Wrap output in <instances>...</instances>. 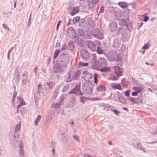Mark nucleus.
<instances>
[{
  "label": "nucleus",
  "instance_id": "49530a36",
  "mask_svg": "<svg viewBox=\"0 0 157 157\" xmlns=\"http://www.w3.org/2000/svg\"><path fill=\"white\" fill-rule=\"evenodd\" d=\"M41 86V85L40 84L38 85V90H40L41 89V88L40 87Z\"/></svg>",
  "mask_w": 157,
  "mask_h": 157
},
{
  "label": "nucleus",
  "instance_id": "a878e982",
  "mask_svg": "<svg viewBox=\"0 0 157 157\" xmlns=\"http://www.w3.org/2000/svg\"><path fill=\"white\" fill-rule=\"evenodd\" d=\"M59 106H60L59 104L58 103H53V104H52L51 105L52 107V108H58V107H59Z\"/></svg>",
  "mask_w": 157,
  "mask_h": 157
},
{
  "label": "nucleus",
  "instance_id": "37998d69",
  "mask_svg": "<svg viewBox=\"0 0 157 157\" xmlns=\"http://www.w3.org/2000/svg\"><path fill=\"white\" fill-rule=\"evenodd\" d=\"M2 25L4 28L5 29H7L9 30L10 29H9V28L7 27V25H5L4 24H3Z\"/></svg>",
  "mask_w": 157,
  "mask_h": 157
},
{
  "label": "nucleus",
  "instance_id": "8fccbe9b",
  "mask_svg": "<svg viewBox=\"0 0 157 157\" xmlns=\"http://www.w3.org/2000/svg\"><path fill=\"white\" fill-rule=\"evenodd\" d=\"M100 98H94V100H100Z\"/></svg>",
  "mask_w": 157,
  "mask_h": 157
},
{
  "label": "nucleus",
  "instance_id": "052dcab7",
  "mask_svg": "<svg viewBox=\"0 0 157 157\" xmlns=\"http://www.w3.org/2000/svg\"><path fill=\"white\" fill-rule=\"evenodd\" d=\"M146 63V64L147 65H149V64H148V63Z\"/></svg>",
  "mask_w": 157,
  "mask_h": 157
},
{
  "label": "nucleus",
  "instance_id": "2eb2a0df",
  "mask_svg": "<svg viewBox=\"0 0 157 157\" xmlns=\"http://www.w3.org/2000/svg\"><path fill=\"white\" fill-rule=\"evenodd\" d=\"M98 2V0H91L89 5L90 8H92L94 5Z\"/></svg>",
  "mask_w": 157,
  "mask_h": 157
},
{
  "label": "nucleus",
  "instance_id": "3c124183",
  "mask_svg": "<svg viewBox=\"0 0 157 157\" xmlns=\"http://www.w3.org/2000/svg\"><path fill=\"white\" fill-rule=\"evenodd\" d=\"M123 109L124 110H126L127 109L126 108L124 107L123 108Z\"/></svg>",
  "mask_w": 157,
  "mask_h": 157
},
{
  "label": "nucleus",
  "instance_id": "4be33fe9",
  "mask_svg": "<svg viewBox=\"0 0 157 157\" xmlns=\"http://www.w3.org/2000/svg\"><path fill=\"white\" fill-rule=\"evenodd\" d=\"M118 79V77L112 75L109 77V79L113 80H117Z\"/></svg>",
  "mask_w": 157,
  "mask_h": 157
},
{
  "label": "nucleus",
  "instance_id": "1a4fd4ad",
  "mask_svg": "<svg viewBox=\"0 0 157 157\" xmlns=\"http://www.w3.org/2000/svg\"><path fill=\"white\" fill-rule=\"evenodd\" d=\"M117 27V24L115 22H113L110 24V29L112 31L116 30Z\"/></svg>",
  "mask_w": 157,
  "mask_h": 157
},
{
  "label": "nucleus",
  "instance_id": "a19ab883",
  "mask_svg": "<svg viewBox=\"0 0 157 157\" xmlns=\"http://www.w3.org/2000/svg\"><path fill=\"white\" fill-rule=\"evenodd\" d=\"M73 137L76 140H77V141H79V138H78V136H77L76 135H74L73 136Z\"/></svg>",
  "mask_w": 157,
  "mask_h": 157
},
{
  "label": "nucleus",
  "instance_id": "7c9ffc66",
  "mask_svg": "<svg viewBox=\"0 0 157 157\" xmlns=\"http://www.w3.org/2000/svg\"><path fill=\"white\" fill-rule=\"evenodd\" d=\"M21 127V124H17L16 125V128H15V131L17 132H18L20 129Z\"/></svg>",
  "mask_w": 157,
  "mask_h": 157
},
{
  "label": "nucleus",
  "instance_id": "2f4dec72",
  "mask_svg": "<svg viewBox=\"0 0 157 157\" xmlns=\"http://www.w3.org/2000/svg\"><path fill=\"white\" fill-rule=\"evenodd\" d=\"M131 92L130 90L126 91L124 93V95L127 97H129L130 95L129 93Z\"/></svg>",
  "mask_w": 157,
  "mask_h": 157
},
{
  "label": "nucleus",
  "instance_id": "ea45409f",
  "mask_svg": "<svg viewBox=\"0 0 157 157\" xmlns=\"http://www.w3.org/2000/svg\"><path fill=\"white\" fill-rule=\"evenodd\" d=\"M138 93L136 92H133L132 93V96H136L137 95Z\"/></svg>",
  "mask_w": 157,
  "mask_h": 157
},
{
  "label": "nucleus",
  "instance_id": "72a5a7b5",
  "mask_svg": "<svg viewBox=\"0 0 157 157\" xmlns=\"http://www.w3.org/2000/svg\"><path fill=\"white\" fill-rule=\"evenodd\" d=\"M50 88H52L54 86V84L52 82H50L47 84Z\"/></svg>",
  "mask_w": 157,
  "mask_h": 157
},
{
  "label": "nucleus",
  "instance_id": "69168bd1",
  "mask_svg": "<svg viewBox=\"0 0 157 157\" xmlns=\"http://www.w3.org/2000/svg\"><path fill=\"white\" fill-rule=\"evenodd\" d=\"M35 71H36V70L37 69V68L36 67L35 69Z\"/></svg>",
  "mask_w": 157,
  "mask_h": 157
},
{
  "label": "nucleus",
  "instance_id": "c9c22d12",
  "mask_svg": "<svg viewBox=\"0 0 157 157\" xmlns=\"http://www.w3.org/2000/svg\"><path fill=\"white\" fill-rule=\"evenodd\" d=\"M100 62L101 63H102L104 64H106L107 63L106 60L104 59H101Z\"/></svg>",
  "mask_w": 157,
  "mask_h": 157
},
{
  "label": "nucleus",
  "instance_id": "c85d7f7f",
  "mask_svg": "<svg viewBox=\"0 0 157 157\" xmlns=\"http://www.w3.org/2000/svg\"><path fill=\"white\" fill-rule=\"evenodd\" d=\"M89 24L91 28H94V27L95 24L94 22L93 21H90L89 22Z\"/></svg>",
  "mask_w": 157,
  "mask_h": 157
},
{
  "label": "nucleus",
  "instance_id": "423d86ee",
  "mask_svg": "<svg viewBox=\"0 0 157 157\" xmlns=\"http://www.w3.org/2000/svg\"><path fill=\"white\" fill-rule=\"evenodd\" d=\"M81 55L82 58L85 59H87L89 58L88 53L85 50H82L81 51Z\"/></svg>",
  "mask_w": 157,
  "mask_h": 157
},
{
  "label": "nucleus",
  "instance_id": "79ce46f5",
  "mask_svg": "<svg viewBox=\"0 0 157 157\" xmlns=\"http://www.w3.org/2000/svg\"><path fill=\"white\" fill-rule=\"evenodd\" d=\"M113 111L116 114H117L118 113H119V112L117 110L115 109H113Z\"/></svg>",
  "mask_w": 157,
  "mask_h": 157
},
{
  "label": "nucleus",
  "instance_id": "0e129e2a",
  "mask_svg": "<svg viewBox=\"0 0 157 157\" xmlns=\"http://www.w3.org/2000/svg\"><path fill=\"white\" fill-rule=\"evenodd\" d=\"M9 54H9H9H8V57H9Z\"/></svg>",
  "mask_w": 157,
  "mask_h": 157
},
{
  "label": "nucleus",
  "instance_id": "a18cd8bd",
  "mask_svg": "<svg viewBox=\"0 0 157 157\" xmlns=\"http://www.w3.org/2000/svg\"><path fill=\"white\" fill-rule=\"evenodd\" d=\"M26 110V109L24 108H23V109H21V113H22V111H24V112H25Z\"/></svg>",
  "mask_w": 157,
  "mask_h": 157
},
{
  "label": "nucleus",
  "instance_id": "13d9d810",
  "mask_svg": "<svg viewBox=\"0 0 157 157\" xmlns=\"http://www.w3.org/2000/svg\"><path fill=\"white\" fill-rule=\"evenodd\" d=\"M57 44L59 45H58L59 46V45H60V44L59 43H57L56 46L57 45Z\"/></svg>",
  "mask_w": 157,
  "mask_h": 157
},
{
  "label": "nucleus",
  "instance_id": "7ed1b4c3",
  "mask_svg": "<svg viewBox=\"0 0 157 157\" xmlns=\"http://www.w3.org/2000/svg\"><path fill=\"white\" fill-rule=\"evenodd\" d=\"M87 46L91 51L94 52L96 51V45L94 42L89 40L87 41Z\"/></svg>",
  "mask_w": 157,
  "mask_h": 157
},
{
  "label": "nucleus",
  "instance_id": "f704fd0d",
  "mask_svg": "<svg viewBox=\"0 0 157 157\" xmlns=\"http://www.w3.org/2000/svg\"><path fill=\"white\" fill-rule=\"evenodd\" d=\"M59 91V89L58 88H57L55 90L54 93L56 95H57Z\"/></svg>",
  "mask_w": 157,
  "mask_h": 157
},
{
  "label": "nucleus",
  "instance_id": "5fc2aeb1",
  "mask_svg": "<svg viewBox=\"0 0 157 157\" xmlns=\"http://www.w3.org/2000/svg\"><path fill=\"white\" fill-rule=\"evenodd\" d=\"M101 10H103V7H101Z\"/></svg>",
  "mask_w": 157,
  "mask_h": 157
},
{
  "label": "nucleus",
  "instance_id": "412c9836",
  "mask_svg": "<svg viewBox=\"0 0 157 157\" xmlns=\"http://www.w3.org/2000/svg\"><path fill=\"white\" fill-rule=\"evenodd\" d=\"M97 52L98 54H100L103 53V51L100 47H97Z\"/></svg>",
  "mask_w": 157,
  "mask_h": 157
},
{
  "label": "nucleus",
  "instance_id": "ddd939ff",
  "mask_svg": "<svg viewBox=\"0 0 157 157\" xmlns=\"http://www.w3.org/2000/svg\"><path fill=\"white\" fill-rule=\"evenodd\" d=\"M111 69L108 67H105L103 68H100V71L102 72H106L110 71Z\"/></svg>",
  "mask_w": 157,
  "mask_h": 157
},
{
  "label": "nucleus",
  "instance_id": "393cba45",
  "mask_svg": "<svg viewBox=\"0 0 157 157\" xmlns=\"http://www.w3.org/2000/svg\"><path fill=\"white\" fill-rule=\"evenodd\" d=\"M129 101H131L133 104H136L137 103L136 100L135 98L130 97L129 98Z\"/></svg>",
  "mask_w": 157,
  "mask_h": 157
},
{
  "label": "nucleus",
  "instance_id": "4d7b16f0",
  "mask_svg": "<svg viewBox=\"0 0 157 157\" xmlns=\"http://www.w3.org/2000/svg\"><path fill=\"white\" fill-rule=\"evenodd\" d=\"M61 22V21H60V20H59V22H58V23H59V24Z\"/></svg>",
  "mask_w": 157,
  "mask_h": 157
},
{
  "label": "nucleus",
  "instance_id": "603ef678",
  "mask_svg": "<svg viewBox=\"0 0 157 157\" xmlns=\"http://www.w3.org/2000/svg\"><path fill=\"white\" fill-rule=\"evenodd\" d=\"M55 149H52V152H53V153H54V152H55Z\"/></svg>",
  "mask_w": 157,
  "mask_h": 157
},
{
  "label": "nucleus",
  "instance_id": "680f3d73",
  "mask_svg": "<svg viewBox=\"0 0 157 157\" xmlns=\"http://www.w3.org/2000/svg\"><path fill=\"white\" fill-rule=\"evenodd\" d=\"M71 124H74V122L72 121V122L71 123Z\"/></svg>",
  "mask_w": 157,
  "mask_h": 157
},
{
  "label": "nucleus",
  "instance_id": "58836bf2",
  "mask_svg": "<svg viewBox=\"0 0 157 157\" xmlns=\"http://www.w3.org/2000/svg\"><path fill=\"white\" fill-rule=\"evenodd\" d=\"M149 18L148 16H145L144 19V22L147 21L149 19Z\"/></svg>",
  "mask_w": 157,
  "mask_h": 157
},
{
  "label": "nucleus",
  "instance_id": "f8f14e48",
  "mask_svg": "<svg viewBox=\"0 0 157 157\" xmlns=\"http://www.w3.org/2000/svg\"><path fill=\"white\" fill-rule=\"evenodd\" d=\"M118 5L123 8H126L128 6V5L126 3L124 2H119L118 3Z\"/></svg>",
  "mask_w": 157,
  "mask_h": 157
},
{
  "label": "nucleus",
  "instance_id": "c03bdc74",
  "mask_svg": "<svg viewBox=\"0 0 157 157\" xmlns=\"http://www.w3.org/2000/svg\"><path fill=\"white\" fill-rule=\"evenodd\" d=\"M121 102L123 104L125 103L126 102V100L124 98H123L122 99V100L121 101Z\"/></svg>",
  "mask_w": 157,
  "mask_h": 157
},
{
  "label": "nucleus",
  "instance_id": "9b49d317",
  "mask_svg": "<svg viewBox=\"0 0 157 157\" xmlns=\"http://www.w3.org/2000/svg\"><path fill=\"white\" fill-rule=\"evenodd\" d=\"M79 11V8L78 7L74 8L71 12L70 14L71 16H73L77 13Z\"/></svg>",
  "mask_w": 157,
  "mask_h": 157
},
{
  "label": "nucleus",
  "instance_id": "f257e3e1",
  "mask_svg": "<svg viewBox=\"0 0 157 157\" xmlns=\"http://www.w3.org/2000/svg\"><path fill=\"white\" fill-rule=\"evenodd\" d=\"M109 59L111 61H116L120 60L121 57L116 51H112L109 52L108 55Z\"/></svg>",
  "mask_w": 157,
  "mask_h": 157
},
{
  "label": "nucleus",
  "instance_id": "f3484780",
  "mask_svg": "<svg viewBox=\"0 0 157 157\" xmlns=\"http://www.w3.org/2000/svg\"><path fill=\"white\" fill-rule=\"evenodd\" d=\"M96 90L98 91H104L105 90V87L104 86H99L97 88Z\"/></svg>",
  "mask_w": 157,
  "mask_h": 157
},
{
  "label": "nucleus",
  "instance_id": "6ab92c4d",
  "mask_svg": "<svg viewBox=\"0 0 157 157\" xmlns=\"http://www.w3.org/2000/svg\"><path fill=\"white\" fill-rule=\"evenodd\" d=\"M19 99L20 101V104L17 106V108L18 109H19V107H20L22 105L25 104V102L24 101L23 98L20 97L19 98Z\"/></svg>",
  "mask_w": 157,
  "mask_h": 157
},
{
  "label": "nucleus",
  "instance_id": "4468645a",
  "mask_svg": "<svg viewBox=\"0 0 157 157\" xmlns=\"http://www.w3.org/2000/svg\"><path fill=\"white\" fill-rule=\"evenodd\" d=\"M20 154L21 156H23L24 155V153L22 150L23 148V143L22 141L20 142Z\"/></svg>",
  "mask_w": 157,
  "mask_h": 157
},
{
  "label": "nucleus",
  "instance_id": "09e8293b",
  "mask_svg": "<svg viewBox=\"0 0 157 157\" xmlns=\"http://www.w3.org/2000/svg\"><path fill=\"white\" fill-rule=\"evenodd\" d=\"M85 157H91L90 155L88 154H86L85 155Z\"/></svg>",
  "mask_w": 157,
  "mask_h": 157
},
{
  "label": "nucleus",
  "instance_id": "864d4df0",
  "mask_svg": "<svg viewBox=\"0 0 157 157\" xmlns=\"http://www.w3.org/2000/svg\"><path fill=\"white\" fill-rule=\"evenodd\" d=\"M109 144H110V145H112V143H111L110 141H109Z\"/></svg>",
  "mask_w": 157,
  "mask_h": 157
},
{
  "label": "nucleus",
  "instance_id": "bf43d9fd",
  "mask_svg": "<svg viewBox=\"0 0 157 157\" xmlns=\"http://www.w3.org/2000/svg\"><path fill=\"white\" fill-rule=\"evenodd\" d=\"M154 65L153 64V63H151V66H153Z\"/></svg>",
  "mask_w": 157,
  "mask_h": 157
},
{
  "label": "nucleus",
  "instance_id": "aec40b11",
  "mask_svg": "<svg viewBox=\"0 0 157 157\" xmlns=\"http://www.w3.org/2000/svg\"><path fill=\"white\" fill-rule=\"evenodd\" d=\"M80 17L79 16L75 17L73 19V21L74 24L78 22L80 20Z\"/></svg>",
  "mask_w": 157,
  "mask_h": 157
},
{
  "label": "nucleus",
  "instance_id": "9d476101",
  "mask_svg": "<svg viewBox=\"0 0 157 157\" xmlns=\"http://www.w3.org/2000/svg\"><path fill=\"white\" fill-rule=\"evenodd\" d=\"M111 86L113 89H117L119 90H121L122 87L121 85L119 83H111Z\"/></svg>",
  "mask_w": 157,
  "mask_h": 157
},
{
  "label": "nucleus",
  "instance_id": "bb28decb",
  "mask_svg": "<svg viewBox=\"0 0 157 157\" xmlns=\"http://www.w3.org/2000/svg\"><path fill=\"white\" fill-rule=\"evenodd\" d=\"M68 45L69 46V47L70 48V49L71 50H73L74 49V45L72 44V43L71 42H69L68 43Z\"/></svg>",
  "mask_w": 157,
  "mask_h": 157
},
{
  "label": "nucleus",
  "instance_id": "e433bc0d",
  "mask_svg": "<svg viewBox=\"0 0 157 157\" xmlns=\"http://www.w3.org/2000/svg\"><path fill=\"white\" fill-rule=\"evenodd\" d=\"M149 45L147 44H146L144 45L143 47L142 48V49H147L149 48Z\"/></svg>",
  "mask_w": 157,
  "mask_h": 157
},
{
  "label": "nucleus",
  "instance_id": "473e14b6",
  "mask_svg": "<svg viewBox=\"0 0 157 157\" xmlns=\"http://www.w3.org/2000/svg\"><path fill=\"white\" fill-rule=\"evenodd\" d=\"M86 100V97H82L80 98V101L81 102L84 103Z\"/></svg>",
  "mask_w": 157,
  "mask_h": 157
},
{
  "label": "nucleus",
  "instance_id": "39448f33",
  "mask_svg": "<svg viewBox=\"0 0 157 157\" xmlns=\"http://www.w3.org/2000/svg\"><path fill=\"white\" fill-rule=\"evenodd\" d=\"M72 93L78 95L81 94V92L80 90V86H76L75 89L70 92V94Z\"/></svg>",
  "mask_w": 157,
  "mask_h": 157
},
{
  "label": "nucleus",
  "instance_id": "6e6552de",
  "mask_svg": "<svg viewBox=\"0 0 157 157\" xmlns=\"http://www.w3.org/2000/svg\"><path fill=\"white\" fill-rule=\"evenodd\" d=\"M83 73L84 74H86L84 77L85 80L87 82H89V80L91 78V74L87 73V71H84Z\"/></svg>",
  "mask_w": 157,
  "mask_h": 157
},
{
  "label": "nucleus",
  "instance_id": "0eeeda50",
  "mask_svg": "<svg viewBox=\"0 0 157 157\" xmlns=\"http://www.w3.org/2000/svg\"><path fill=\"white\" fill-rule=\"evenodd\" d=\"M114 69L115 74L119 77L121 76L122 73V69L117 67H114Z\"/></svg>",
  "mask_w": 157,
  "mask_h": 157
},
{
  "label": "nucleus",
  "instance_id": "b1692460",
  "mask_svg": "<svg viewBox=\"0 0 157 157\" xmlns=\"http://www.w3.org/2000/svg\"><path fill=\"white\" fill-rule=\"evenodd\" d=\"M41 118V116L39 115L37 117L35 121V125H37L38 124L39 121L40 120Z\"/></svg>",
  "mask_w": 157,
  "mask_h": 157
},
{
  "label": "nucleus",
  "instance_id": "de8ad7c7",
  "mask_svg": "<svg viewBox=\"0 0 157 157\" xmlns=\"http://www.w3.org/2000/svg\"><path fill=\"white\" fill-rule=\"evenodd\" d=\"M59 25V24L58 23V24L57 25V28H56V29L57 30L58 29Z\"/></svg>",
  "mask_w": 157,
  "mask_h": 157
},
{
  "label": "nucleus",
  "instance_id": "cd10ccee",
  "mask_svg": "<svg viewBox=\"0 0 157 157\" xmlns=\"http://www.w3.org/2000/svg\"><path fill=\"white\" fill-rule=\"evenodd\" d=\"M98 75L96 73H94V83L96 84H97L98 82Z\"/></svg>",
  "mask_w": 157,
  "mask_h": 157
},
{
  "label": "nucleus",
  "instance_id": "20e7f679",
  "mask_svg": "<svg viewBox=\"0 0 157 157\" xmlns=\"http://www.w3.org/2000/svg\"><path fill=\"white\" fill-rule=\"evenodd\" d=\"M67 33L70 37L73 38L76 37V33L73 28H69L67 29Z\"/></svg>",
  "mask_w": 157,
  "mask_h": 157
},
{
  "label": "nucleus",
  "instance_id": "a211bd4d",
  "mask_svg": "<svg viewBox=\"0 0 157 157\" xmlns=\"http://www.w3.org/2000/svg\"><path fill=\"white\" fill-rule=\"evenodd\" d=\"M133 89L138 93H140L143 90V88L140 86L133 87Z\"/></svg>",
  "mask_w": 157,
  "mask_h": 157
},
{
  "label": "nucleus",
  "instance_id": "c756f323",
  "mask_svg": "<svg viewBox=\"0 0 157 157\" xmlns=\"http://www.w3.org/2000/svg\"><path fill=\"white\" fill-rule=\"evenodd\" d=\"M79 65L81 66H87L88 65V63L80 62L79 63Z\"/></svg>",
  "mask_w": 157,
  "mask_h": 157
},
{
  "label": "nucleus",
  "instance_id": "e2e57ef3",
  "mask_svg": "<svg viewBox=\"0 0 157 157\" xmlns=\"http://www.w3.org/2000/svg\"><path fill=\"white\" fill-rule=\"evenodd\" d=\"M124 21L125 23H126V21H124H124Z\"/></svg>",
  "mask_w": 157,
  "mask_h": 157
},
{
  "label": "nucleus",
  "instance_id": "dca6fc26",
  "mask_svg": "<svg viewBox=\"0 0 157 157\" xmlns=\"http://www.w3.org/2000/svg\"><path fill=\"white\" fill-rule=\"evenodd\" d=\"M96 37L100 39H103V36L99 30L97 31V34L95 35Z\"/></svg>",
  "mask_w": 157,
  "mask_h": 157
},
{
  "label": "nucleus",
  "instance_id": "4c0bfd02",
  "mask_svg": "<svg viewBox=\"0 0 157 157\" xmlns=\"http://www.w3.org/2000/svg\"><path fill=\"white\" fill-rule=\"evenodd\" d=\"M16 95H17V93H16L14 92V94H13V99L12 100L13 102L14 101L16 97Z\"/></svg>",
  "mask_w": 157,
  "mask_h": 157
},
{
  "label": "nucleus",
  "instance_id": "f03ea898",
  "mask_svg": "<svg viewBox=\"0 0 157 157\" xmlns=\"http://www.w3.org/2000/svg\"><path fill=\"white\" fill-rule=\"evenodd\" d=\"M84 88L86 92L89 94L92 93V84L90 82H86L84 83Z\"/></svg>",
  "mask_w": 157,
  "mask_h": 157
},
{
  "label": "nucleus",
  "instance_id": "6e6d98bb",
  "mask_svg": "<svg viewBox=\"0 0 157 157\" xmlns=\"http://www.w3.org/2000/svg\"><path fill=\"white\" fill-rule=\"evenodd\" d=\"M16 2L14 4V8H15L16 7Z\"/></svg>",
  "mask_w": 157,
  "mask_h": 157
},
{
  "label": "nucleus",
  "instance_id": "5701e85b",
  "mask_svg": "<svg viewBox=\"0 0 157 157\" xmlns=\"http://www.w3.org/2000/svg\"><path fill=\"white\" fill-rule=\"evenodd\" d=\"M60 52V51L59 50H56L55 51V52L54 54V56H53V58L54 59H55L58 56V54Z\"/></svg>",
  "mask_w": 157,
  "mask_h": 157
}]
</instances>
